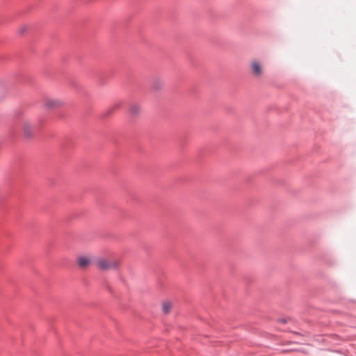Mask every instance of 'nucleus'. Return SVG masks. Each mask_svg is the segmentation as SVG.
Masks as SVG:
<instances>
[{
	"label": "nucleus",
	"mask_w": 356,
	"mask_h": 356,
	"mask_svg": "<svg viewBox=\"0 0 356 356\" xmlns=\"http://www.w3.org/2000/svg\"><path fill=\"white\" fill-rule=\"evenodd\" d=\"M97 266L101 270H106L116 268L118 264L115 261H110L106 259H100L97 261Z\"/></svg>",
	"instance_id": "1"
},
{
	"label": "nucleus",
	"mask_w": 356,
	"mask_h": 356,
	"mask_svg": "<svg viewBox=\"0 0 356 356\" xmlns=\"http://www.w3.org/2000/svg\"><path fill=\"white\" fill-rule=\"evenodd\" d=\"M77 263H78L79 268H85L90 264L91 259L90 257H88L81 256V257H78Z\"/></svg>",
	"instance_id": "2"
},
{
	"label": "nucleus",
	"mask_w": 356,
	"mask_h": 356,
	"mask_svg": "<svg viewBox=\"0 0 356 356\" xmlns=\"http://www.w3.org/2000/svg\"><path fill=\"white\" fill-rule=\"evenodd\" d=\"M61 105V102L57 99H48L44 104L47 108H54Z\"/></svg>",
	"instance_id": "3"
},
{
	"label": "nucleus",
	"mask_w": 356,
	"mask_h": 356,
	"mask_svg": "<svg viewBox=\"0 0 356 356\" xmlns=\"http://www.w3.org/2000/svg\"><path fill=\"white\" fill-rule=\"evenodd\" d=\"M252 67L253 72L255 75L259 76L261 72V68L257 61H253L252 63Z\"/></svg>",
	"instance_id": "4"
},
{
	"label": "nucleus",
	"mask_w": 356,
	"mask_h": 356,
	"mask_svg": "<svg viewBox=\"0 0 356 356\" xmlns=\"http://www.w3.org/2000/svg\"><path fill=\"white\" fill-rule=\"evenodd\" d=\"M24 134L26 138H30L32 136L31 127L28 123L24 124Z\"/></svg>",
	"instance_id": "5"
},
{
	"label": "nucleus",
	"mask_w": 356,
	"mask_h": 356,
	"mask_svg": "<svg viewBox=\"0 0 356 356\" xmlns=\"http://www.w3.org/2000/svg\"><path fill=\"white\" fill-rule=\"evenodd\" d=\"M171 303L169 302H164L162 305V309L164 314H168L171 309Z\"/></svg>",
	"instance_id": "6"
},
{
	"label": "nucleus",
	"mask_w": 356,
	"mask_h": 356,
	"mask_svg": "<svg viewBox=\"0 0 356 356\" xmlns=\"http://www.w3.org/2000/svg\"><path fill=\"white\" fill-rule=\"evenodd\" d=\"M140 111V107L139 106L136 105V104H134V105H131V107H130V113L132 114V115H136L139 113Z\"/></svg>",
	"instance_id": "7"
},
{
	"label": "nucleus",
	"mask_w": 356,
	"mask_h": 356,
	"mask_svg": "<svg viewBox=\"0 0 356 356\" xmlns=\"http://www.w3.org/2000/svg\"><path fill=\"white\" fill-rule=\"evenodd\" d=\"M279 321L282 323H285L286 322V321L284 318H281V319L279 320Z\"/></svg>",
	"instance_id": "8"
}]
</instances>
